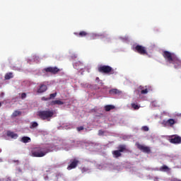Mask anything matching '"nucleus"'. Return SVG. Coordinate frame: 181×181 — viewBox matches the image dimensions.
<instances>
[{
  "mask_svg": "<svg viewBox=\"0 0 181 181\" xmlns=\"http://www.w3.org/2000/svg\"><path fill=\"white\" fill-rule=\"evenodd\" d=\"M63 104H64V102L62 100H52L49 103V105H63Z\"/></svg>",
  "mask_w": 181,
  "mask_h": 181,
  "instance_id": "16",
  "label": "nucleus"
},
{
  "mask_svg": "<svg viewBox=\"0 0 181 181\" xmlns=\"http://www.w3.org/2000/svg\"><path fill=\"white\" fill-rule=\"evenodd\" d=\"M25 98H26V93H23L21 94V99H22V100H25Z\"/></svg>",
  "mask_w": 181,
  "mask_h": 181,
  "instance_id": "30",
  "label": "nucleus"
},
{
  "mask_svg": "<svg viewBox=\"0 0 181 181\" xmlns=\"http://www.w3.org/2000/svg\"><path fill=\"white\" fill-rule=\"evenodd\" d=\"M37 115L40 119H42V121L45 119L50 121V118H53V115H54V110H51L50 109L40 110L37 112Z\"/></svg>",
  "mask_w": 181,
  "mask_h": 181,
  "instance_id": "2",
  "label": "nucleus"
},
{
  "mask_svg": "<svg viewBox=\"0 0 181 181\" xmlns=\"http://www.w3.org/2000/svg\"><path fill=\"white\" fill-rule=\"evenodd\" d=\"M76 36H78V37H86L88 36V33L86 31H81L79 33H74Z\"/></svg>",
  "mask_w": 181,
  "mask_h": 181,
  "instance_id": "14",
  "label": "nucleus"
},
{
  "mask_svg": "<svg viewBox=\"0 0 181 181\" xmlns=\"http://www.w3.org/2000/svg\"><path fill=\"white\" fill-rule=\"evenodd\" d=\"M134 51L136 53H139V54H142L144 56V54H148V51L146 50V47L137 45L133 48Z\"/></svg>",
  "mask_w": 181,
  "mask_h": 181,
  "instance_id": "5",
  "label": "nucleus"
},
{
  "mask_svg": "<svg viewBox=\"0 0 181 181\" xmlns=\"http://www.w3.org/2000/svg\"><path fill=\"white\" fill-rule=\"evenodd\" d=\"M6 135L7 136L11 138L12 139H16L18 138V134H16L11 131H8Z\"/></svg>",
  "mask_w": 181,
  "mask_h": 181,
  "instance_id": "17",
  "label": "nucleus"
},
{
  "mask_svg": "<svg viewBox=\"0 0 181 181\" xmlns=\"http://www.w3.org/2000/svg\"><path fill=\"white\" fill-rule=\"evenodd\" d=\"M117 151H119L121 153L122 152H127L128 149H127V145L125 144H120L117 146Z\"/></svg>",
  "mask_w": 181,
  "mask_h": 181,
  "instance_id": "15",
  "label": "nucleus"
},
{
  "mask_svg": "<svg viewBox=\"0 0 181 181\" xmlns=\"http://www.w3.org/2000/svg\"><path fill=\"white\" fill-rule=\"evenodd\" d=\"M37 127H39V124H37V122H33L31 123L30 128V129H32L33 128H36Z\"/></svg>",
  "mask_w": 181,
  "mask_h": 181,
  "instance_id": "24",
  "label": "nucleus"
},
{
  "mask_svg": "<svg viewBox=\"0 0 181 181\" xmlns=\"http://www.w3.org/2000/svg\"><path fill=\"white\" fill-rule=\"evenodd\" d=\"M82 172H87V168H82Z\"/></svg>",
  "mask_w": 181,
  "mask_h": 181,
  "instance_id": "34",
  "label": "nucleus"
},
{
  "mask_svg": "<svg viewBox=\"0 0 181 181\" xmlns=\"http://www.w3.org/2000/svg\"><path fill=\"white\" fill-rule=\"evenodd\" d=\"M56 176H57V179H59V177H62V176H63V174L58 173Z\"/></svg>",
  "mask_w": 181,
  "mask_h": 181,
  "instance_id": "32",
  "label": "nucleus"
},
{
  "mask_svg": "<svg viewBox=\"0 0 181 181\" xmlns=\"http://www.w3.org/2000/svg\"><path fill=\"white\" fill-rule=\"evenodd\" d=\"M141 131H144V132H148V131H149V127H148L147 126H143L141 127Z\"/></svg>",
  "mask_w": 181,
  "mask_h": 181,
  "instance_id": "27",
  "label": "nucleus"
},
{
  "mask_svg": "<svg viewBox=\"0 0 181 181\" xmlns=\"http://www.w3.org/2000/svg\"><path fill=\"white\" fill-rule=\"evenodd\" d=\"M95 81H100V78L97 77V78H95Z\"/></svg>",
  "mask_w": 181,
  "mask_h": 181,
  "instance_id": "35",
  "label": "nucleus"
},
{
  "mask_svg": "<svg viewBox=\"0 0 181 181\" xmlns=\"http://www.w3.org/2000/svg\"><path fill=\"white\" fill-rule=\"evenodd\" d=\"M113 157L118 158H121V156H122V153H121V151H118V150H115L112 152Z\"/></svg>",
  "mask_w": 181,
  "mask_h": 181,
  "instance_id": "18",
  "label": "nucleus"
},
{
  "mask_svg": "<svg viewBox=\"0 0 181 181\" xmlns=\"http://www.w3.org/2000/svg\"><path fill=\"white\" fill-rule=\"evenodd\" d=\"M170 64H173L175 69H179V67H181V60L175 55L173 62Z\"/></svg>",
  "mask_w": 181,
  "mask_h": 181,
  "instance_id": "11",
  "label": "nucleus"
},
{
  "mask_svg": "<svg viewBox=\"0 0 181 181\" xmlns=\"http://www.w3.org/2000/svg\"><path fill=\"white\" fill-rule=\"evenodd\" d=\"M169 138L168 141L170 144H174L175 145H179V144H181V136L177 134L169 136Z\"/></svg>",
  "mask_w": 181,
  "mask_h": 181,
  "instance_id": "6",
  "label": "nucleus"
},
{
  "mask_svg": "<svg viewBox=\"0 0 181 181\" xmlns=\"http://www.w3.org/2000/svg\"><path fill=\"white\" fill-rule=\"evenodd\" d=\"M4 78L5 80H11V78H13V74H12V72L6 74Z\"/></svg>",
  "mask_w": 181,
  "mask_h": 181,
  "instance_id": "22",
  "label": "nucleus"
},
{
  "mask_svg": "<svg viewBox=\"0 0 181 181\" xmlns=\"http://www.w3.org/2000/svg\"><path fill=\"white\" fill-rule=\"evenodd\" d=\"M0 107H2V103L0 102Z\"/></svg>",
  "mask_w": 181,
  "mask_h": 181,
  "instance_id": "36",
  "label": "nucleus"
},
{
  "mask_svg": "<svg viewBox=\"0 0 181 181\" xmlns=\"http://www.w3.org/2000/svg\"><path fill=\"white\" fill-rule=\"evenodd\" d=\"M177 122V119H168V120H163L161 122V125L164 127H170V128H173V126Z\"/></svg>",
  "mask_w": 181,
  "mask_h": 181,
  "instance_id": "7",
  "label": "nucleus"
},
{
  "mask_svg": "<svg viewBox=\"0 0 181 181\" xmlns=\"http://www.w3.org/2000/svg\"><path fill=\"white\" fill-rule=\"evenodd\" d=\"M31 139L30 137L29 136H23L21 138V142H23V144H28L29 142H30Z\"/></svg>",
  "mask_w": 181,
  "mask_h": 181,
  "instance_id": "20",
  "label": "nucleus"
},
{
  "mask_svg": "<svg viewBox=\"0 0 181 181\" xmlns=\"http://www.w3.org/2000/svg\"><path fill=\"white\" fill-rule=\"evenodd\" d=\"M83 129H84V127H83V126L77 127V131L78 132H80V131H83Z\"/></svg>",
  "mask_w": 181,
  "mask_h": 181,
  "instance_id": "29",
  "label": "nucleus"
},
{
  "mask_svg": "<svg viewBox=\"0 0 181 181\" xmlns=\"http://www.w3.org/2000/svg\"><path fill=\"white\" fill-rule=\"evenodd\" d=\"M47 90V86L45 84H41L37 89V93H45Z\"/></svg>",
  "mask_w": 181,
  "mask_h": 181,
  "instance_id": "13",
  "label": "nucleus"
},
{
  "mask_svg": "<svg viewBox=\"0 0 181 181\" xmlns=\"http://www.w3.org/2000/svg\"><path fill=\"white\" fill-rule=\"evenodd\" d=\"M132 107L134 108V110H139V105L135 104V103H132Z\"/></svg>",
  "mask_w": 181,
  "mask_h": 181,
  "instance_id": "25",
  "label": "nucleus"
},
{
  "mask_svg": "<svg viewBox=\"0 0 181 181\" xmlns=\"http://www.w3.org/2000/svg\"><path fill=\"white\" fill-rule=\"evenodd\" d=\"M163 57L170 64V63H172L175 57H176V54H175L174 53H171L169 51H164L163 52Z\"/></svg>",
  "mask_w": 181,
  "mask_h": 181,
  "instance_id": "3",
  "label": "nucleus"
},
{
  "mask_svg": "<svg viewBox=\"0 0 181 181\" xmlns=\"http://www.w3.org/2000/svg\"><path fill=\"white\" fill-rule=\"evenodd\" d=\"M70 162L71 163L67 167L68 170H71V169H76V168H77V165H78L80 161H78V160H77L76 158H74L71 159Z\"/></svg>",
  "mask_w": 181,
  "mask_h": 181,
  "instance_id": "10",
  "label": "nucleus"
},
{
  "mask_svg": "<svg viewBox=\"0 0 181 181\" xmlns=\"http://www.w3.org/2000/svg\"><path fill=\"white\" fill-rule=\"evenodd\" d=\"M159 170L160 172H169V170H170V168H169V167H168L167 165H163L160 168Z\"/></svg>",
  "mask_w": 181,
  "mask_h": 181,
  "instance_id": "21",
  "label": "nucleus"
},
{
  "mask_svg": "<svg viewBox=\"0 0 181 181\" xmlns=\"http://www.w3.org/2000/svg\"><path fill=\"white\" fill-rule=\"evenodd\" d=\"M99 73H104L105 74H110L112 71V67L108 65H100L98 67Z\"/></svg>",
  "mask_w": 181,
  "mask_h": 181,
  "instance_id": "4",
  "label": "nucleus"
},
{
  "mask_svg": "<svg viewBox=\"0 0 181 181\" xmlns=\"http://www.w3.org/2000/svg\"><path fill=\"white\" fill-rule=\"evenodd\" d=\"M21 114H22V112H21L19 110H15L12 114V117H13L15 118L19 115H21Z\"/></svg>",
  "mask_w": 181,
  "mask_h": 181,
  "instance_id": "23",
  "label": "nucleus"
},
{
  "mask_svg": "<svg viewBox=\"0 0 181 181\" xmlns=\"http://www.w3.org/2000/svg\"><path fill=\"white\" fill-rule=\"evenodd\" d=\"M136 147L139 151L144 152V153H151V148L149 146H146L144 145L136 144Z\"/></svg>",
  "mask_w": 181,
  "mask_h": 181,
  "instance_id": "8",
  "label": "nucleus"
},
{
  "mask_svg": "<svg viewBox=\"0 0 181 181\" xmlns=\"http://www.w3.org/2000/svg\"><path fill=\"white\" fill-rule=\"evenodd\" d=\"M57 95V93H51L49 95V100H53Z\"/></svg>",
  "mask_w": 181,
  "mask_h": 181,
  "instance_id": "26",
  "label": "nucleus"
},
{
  "mask_svg": "<svg viewBox=\"0 0 181 181\" xmlns=\"http://www.w3.org/2000/svg\"><path fill=\"white\" fill-rule=\"evenodd\" d=\"M148 88L142 89L141 90V94H148Z\"/></svg>",
  "mask_w": 181,
  "mask_h": 181,
  "instance_id": "28",
  "label": "nucleus"
},
{
  "mask_svg": "<svg viewBox=\"0 0 181 181\" xmlns=\"http://www.w3.org/2000/svg\"><path fill=\"white\" fill-rule=\"evenodd\" d=\"M109 94H110V95H121L122 91L117 88H112L109 90Z\"/></svg>",
  "mask_w": 181,
  "mask_h": 181,
  "instance_id": "12",
  "label": "nucleus"
},
{
  "mask_svg": "<svg viewBox=\"0 0 181 181\" xmlns=\"http://www.w3.org/2000/svg\"><path fill=\"white\" fill-rule=\"evenodd\" d=\"M49 100H50L49 98H45V97H42V101H49Z\"/></svg>",
  "mask_w": 181,
  "mask_h": 181,
  "instance_id": "31",
  "label": "nucleus"
},
{
  "mask_svg": "<svg viewBox=\"0 0 181 181\" xmlns=\"http://www.w3.org/2000/svg\"><path fill=\"white\" fill-rule=\"evenodd\" d=\"M49 152H50V149L47 147H35L31 151L32 156L34 158H43Z\"/></svg>",
  "mask_w": 181,
  "mask_h": 181,
  "instance_id": "1",
  "label": "nucleus"
},
{
  "mask_svg": "<svg viewBox=\"0 0 181 181\" xmlns=\"http://www.w3.org/2000/svg\"><path fill=\"white\" fill-rule=\"evenodd\" d=\"M44 70L46 73H51V74H57V73L60 71V69L56 66H49L45 68Z\"/></svg>",
  "mask_w": 181,
  "mask_h": 181,
  "instance_id": "9",
  "label": "nucleus"
},
{
  "mask_svg": "<svg viewBox=\"0 0 181 181\" xmlns=\"http://www.w3.org/2000/svg\"><path fill=\"white\" fill-rule=\"evenodd\" d=\"M104 108H105V111L108 112L109 111H111V110H115V106H114L112 105H107L104 107Z\"/></svg>",
  "mask_w": 181,
  "mask_h": 181,
  "instance_id": "19",
  "label": "nucleus"
},
{
  "mask_svg": "<svg viewBox=\"0 0 181 181\" xmlns=\"http://www.w3.org/2000/svg\"><path fill=\"white\" fill-rule=\"evenodd\" d=\"M104 134V131H103V130H99L98 131V135L99 136H101V135H103Z\"/></svg>",
  "mask_w": 181,
  "mask_h": 181,
  "instance_id": "33",
  "label": "nucleus"
}]
</instances>
